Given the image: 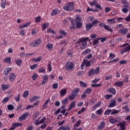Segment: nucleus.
Returning a JSON list of instances; mask_svg holds the SVG:
<instances>
[{
  "mask_svg": "<svg viewBox=\"0 0 130 130\" xmlns=\"http://www.w3.org/2000/svg\"><path fill=\"white\" fill-rule=\"evenodd\" d=\"M61 96H64L67 94V89H62L60 91Z\"/></svg>",
  "mask_w": 130,
  "mask_h": 130,
  "instance_id": "33",
  "label": "nucleus"
},
{
  "mask_svg": "<svg viewBox=\"0 0 130 130\" xmlns=\"http://www.w3.org/2000/svg\"><path fill=\"white\" fill-rule=\"evenodd\" d=\"M39 115V112H37L35 113V114L33 116L34 119H36L37 118V117Z\"/></svg>",
  "mask_w": 130,
  "mask_h": 130,
  "instance_id": "56",
  "label": "nucleus"
},
{
  "mask_svg": "<svg viewBox=\"0 0 130 130\" xmlns=\"http://www.w3.org/2000/svg\"><path fill=\"white\" fill-rule=\"evenodd\" d=\"M99 23V21L98 20H94L92 23H91V24L93 26H97V24Z\"/></svg>",
  "mask_w": 130,
  "mask_h": 130,
  "instance_id": "50",
  "label": "nucleus"
},
{
  "mask_svg": "<svg viewBox=\"0 0 130 130\" xmlns=\"http://www.w3.org/2000/svg\"><path fill=\"white\" fill-rule=\"evenodd\" d=\"M104 29L109 32H113V30L112 28H110L109 26L106 25L105 26Z\"/></svg>",
  "mask_w": 130,
  "mask_h": 130,
  "instance_id": "37",
  "label": "nucleus"
},
{
  "mask_svg": "<svg viewBox=\"0 0 130 130\" xmlns=\"http://www.w3.org/2000/svg\"><path fill=\"white\" fill-rule=\"evenodd\" d=\"M115 86H117L118 87H122L123 85V81H118L114 84Z\"/></svg>",
  "mask_w": 130,
  "mask_h": 130,
  "instance_id": "30",
  "label": "nucleus"
},
{
  "mask_svg": "<svg viewBox=\"0 0 130 130\" xmlns=\"http://www.w3.org/2000/svg\"><path fill=\"white\" fill-rule=\"evenodd\" d=\"M80 92V88H76L74 89L71 93V95L69 96L70 100H74L76 96L78 95V93Z\"/></svg>",
  "mask_w": 130,
  "mask_h": 130,
  "instance_id": "3",
  "label": "nucleus"
},
{
  "mask_svg": "<svg viewBox=\"0 0 130 130\" xmlns=\"http://www.w3.org/2000/svg\"><path fill=\"white\" fill-rule=\"evenodd\" d=\"M75 68V64L71 61H68L65 66V70L68 72L74 70Z\"/></svg>",
  "mask_w": 130,
  "mask_h": 130,
  "instance_id": "6",
  "label": "nucleus"
},
{
  "mask_svg": "<svg viewBox=\"0 0 130 130\" xmlns=\"http://www.w3.org/2000/svg\"><path fill=\"white\" fill-rule=\"evenodd\" d=\"M6 4H7V0H5L3 1L1 4V7L3 8V9H5L6 8Z\"/></svg>",
  "mask_w": 130,
  "mask_h": 130,
  "instance_id": "43",
  "label": "nucleus"
},
{
  "mask_svg": "<svg viewBox=\"0 0 130 130\" xmlns=\"http://www.w3.org/2000/svg\"><path fill=\"white\" fill-rule=\"evenodd\" d=\"M39 73H45V69L44 68H42L38 70Z\"/></svg>",
  "mask_w": 130,
  "mask_h": 130,
  "instance_id": "64",
  "label": "nucleus"
},
{
  "mask_svg": "<svg viewBox=\"0 0 130 130\" xmlns=\"http://www.w3.org/2000/svg\"><path fill=\"white\" fill-rule=\"evenodd\" d=\"M60 13V11H59L58 9H55L52 11L51 16H55V15H57V14H59Z\"/></svg>",
  "mask_w": 130,
  "mask_h": 130,
  "instance_id": "14",
  "label": "nucleus"
},
{
  "mask_svg": "<svg viewBox=\"0 0 130 130\" xmlns=\"http://www.w3.org/2000/svg\"><path fill=\"white\" fill-rule=\"evenodd\" d=\"M115 57V55L112 53H110V59H113Z\"/></svg>",
  "mask_w": 130,
  "mask_h": 130,
  "instance_id": "60",
  "label": "nucleus"
},
{
  "mask_svg": "<svg viewBox=\"0 0 130 130\" xmlns=\"http://www.w3.org/2000/svg\"><path fill=\"white\" fill-rule=\"evenodd\" d=\"M37 67H38V64H35L34 65L30 66V68L31 70H35Z\"/></svg>",
  "mask_w": 130,
  "mask_h": 130,
  "instance_id": "48",
  "label": "nucleus"
},
{
  "mask_svg": "<svg viewBox=\"0 0 130 130\" xmlns=\"http://www.w3.org/2000/svg\"><path fill=\"white\" fill-rule=\"evenodd\" d=\"M46 48H47L48 50H52L53 48V44L49 43L47 44L46 46Z\"/></svg>",
  "mask_w": 130,
  "mask_h": 130,
  "instance_id": "23",
  "label": "nucleus"
},
{
  "mask_svg": "<svg viewBox=\"0 0 130 130\" xmlns=\"http://www.w3.org/2000/svg\"><path fill=\"white\" fill-rule=\"evenodd\" d=\"M96 114H98V115H100V114H102L103 113V109L101 108L99 110H98L96 112Z\"/></svg>",
  "mask_w": 130,
  "mask_h": 130,
  "instance_id": "42",
  "label": "nucleus"
},
{
  "mask_svg": "<svg viewBox=\"0 0 130 130\" xmlns=\"http://www.w3.org/2000/svg\"><path fill=\"white\" fill-rule=\"evenodd\" d=\"M111 79H112V75L106 76L105 78V80L106 81H108L109 80H111Z\"/></svg>",
  "mask_w": 130,
  "mask_h": 130,
  "instance_id": "62",
  "label": "nucleus"
},
{
  "mask_svg": "<svg viewBox=\"0 0 130 130\" xmlns=\"http://www.w3.org/2000/svg\"><path fill=\"white\" fill-rule=\"evenodd\" d=\"M104 97L107 100H108L109 99H110V98H111V97H112V95L106 94L104 96Z\"/></svg>",
  "mask_w": 130,
  "mask_h": 130,
  "instance_id": "52",
  "label": "nucleus"
},
{
  "mask_svg": "<svg viewBox=\"0 0 130 130\" xmlns=\"http://www.w3.org/2000/svg\"><path fill=\"white\" fill-rule=\"evenodd\" d=\"M84 92L86 94H89V93H91L92 92V89L88 88L86 90H85Z\"/></svg>",
  "mask_w": 130,
  "mask_h": 130,
  "instance_id": "57",
  "label": "nucleus"
},
{
  "mask_svg": "<svg viewBox=\"0 0 130 130\" xmlns=\"http://www.w3.org/2000/svg\"><path fill=\"white\" fill-rule=\"evenodd\" d=\"M75 107H76V102L73 101L70 104L69 108L68 109L67 111H70L72 108H75Z\"/></svg>",
  "mask_w": 130,
  "mask_h": 130,
  "instance_id": "12",
  "label": "nucleus"
},
{
  "mask_svg": "<svg viewBox=\"0 0 130 130\" xmlns=\"http://www.w3.org/2000/svg\"><path fill=\"white\" fill-rule=\"evenodd\" d=\"M116 103V101L112 100L111 101V103L108 106V107L111 108L112 107H114L115 106Z\"/></svg>",
  "mask_w": 130,
  "mask_h": 130,
  "instance_id": "24",
  "label": "nucleus"
},
{
  "mask_svg": "<svg viewBox=\"0 0 130 130\" xmlns=\"http://www.w3.org/2000/svg\"><path fill=\"white\" fill-rule=\"evenodd\" d=\"M62 130H71L70 126L67 125L61 126Z\"/></svg>",
  "mask_w": 130,
  "mask_h": 130,
  "instance_id": "44",
  "label": "nucleus"
},
{
  "mask_svg": "<svg viewBox=\"0 0 130 130\" xmlns=\"http://www.w3.org/2000/svg\"><path fill=\"white\" fill-rule=\"evenodd\" d=\"M43 81L42 82V85H45L47 82H48V75H44L43 76Z\"/></svg>",
  "mask_w": 130,
  "mask_h": 130,
  "instance_id": "10",
  "label": "nucleus"
},
{
  "mask_svg": "<svg viewBox=\"0 0 130 130\" xmlns=\"http://www.w3.org/2000/svg\"><path fill=\"white\" fill-rule=\"evenodd\" d=\"M92 27H93V25H92V23H88L86 25V29L87 31H89V30H91L92 29Z\"/></svg>",
  "mask_w": 130,
  "mask_h": 130,
  "instance_id": "29",
  "label": "nucleus"
},
{
  "mask_svg": "<svg viewBox=\"0 0 130 130\" xmlns=\"http://www.w3.org/2000/svg\"><path fill=\"white\" fill-rule=\"evenodd\" d=\"M127 32H128V29L127 28H122L119 30V33L122 35H126Z\"/></svg>",
  "mask_w": 130,
  "mask_h": 130,
  "instance_id": "11",
  "label": "nucleus"
},
{
  "mask_svg": "<svg viewBox=\"0 0 130 130\" xmlns=\"http://www.w3.org/2000/svg\"><path fill=\"white\" fill-rule=\"evenodd\" d=\"M37 99H40V96H34L32 98H31L29 99L30 102H34L35 101H36Z\"/></svg>",
  "mask_w": 130,
  "mask_h": 130,
  "instance_id": "28",
  "label": "nucleus"
},
{
  "mask_svg": "<svg viewBox=\"0 0 130 130\" xmlns=\"http://www.w3.org/2000/svg\"><path fill=\"white\" fill-rule=\"evenodd\" d=\"M74 6H75L74 2L69 3H68L67 6L63 7V10H64V11H67L68 12H71V11L74 10Z\"/></svg>",
  "mask_w": 130,
  "mask_h": 130,
  "instance_id": "4",
  "label": "nucleus"
},
{
  "mask_svg": "<svg viewBox=\"0 0 130 130\" xmlns=\"http://www.w3.org/2000/svg\"><path fill=\"white\" fill-rule=\"evenodd\" d=\"M17 66L18 67H21L22 66V63L23 62V61L21 59H17L15 61Z\"/></svg>",
  "mask_w": 130,
  "mask_h": 130,
  "instance_id": "25",
  "label": "nucleus"
},
{
  "mask_svg": "<svg viewBox=\"0 0 130 130\" xmlns=\"http://www.w3.org/2000/svg\"><path fill=\"white\" fill-rule=\"evenodd\" d=\"M68 102H69V98H66L65 99L63 100L62 101V104H67V103H68Z\"/></svg>",
  "mask_w": 130,
  "mask_h": 130,
  "instance_id": "49",
  "label": "nucleus"
},
{
  "mask_svg": "<svg viewBox=\"0 0 130 130\" xmlns=\"http://www.w3.org/2000/svg\"><path fill=\"white\" fill-rule=\"evenodd\" d=\"M89 52H91V49H87L82 53V54H83V55H85V54L89 53Z\"/></svg>",
  "mask_w": 130,
  "mask_h": 130,
  "instance_id": "41",
  "label": "nucleus"
},
{
  "mask_svg": "<svg viewBox=\"0 0 130 130\" xmlns=\"http://www.w3.org/2000/svg\"><path fill=\"white\" fill-rule=\"evenodd\" d=\"M8 110H13L14 107L13 105H9L8 106Z\"/></svg>",
  "mask_w": 130,
  "mask_h": 130,
  "instance_id": "58",
  "label": "nucleus"
},
{
  "mask_svg": "<svg viewBox=\"0 0 130 130\" xmlns=\"http://www.w3.org/2000/svg\"><path fill=\"white\" fill-rule=\"evenodd\" d=\"M96 4H97V0H94L93 2H89V5L91 6H96Z\"/></svg>",
  "mask_w": 130,
  "mask_h": 130,
  "instance_id": "47",
  "label": "nucleus"
},
{
  "mask_svg": "<svg viewBox=\"0 0 130 130\" xmlns=\"http://www.w3.org/2000/svg\"><path fill=\"white\" fill-rule=\"evenodd\" d=\"M47 33H52V34H55L54 30L51 29V28H48L47 30Z\"/></svg>",
  "mask_w": 130,
  "mask_h": 130,
  "instance_id": "45",
  "label": "nucleus"
},
{
  "mask_svg": "<svg viewBox=\"0 0 130 130\" xmlns=\"http://www.w3.org/2000/svg\"><path fill=\"white\" fill-rule=\"evenodd\" d=\"M109 121L110 123H112V124L114 123H116V122H119V124H117V126H120L121 130H125V127L124 126L125 125V122L124 121H123L121 122V118L119 116H118L114 118H112L110 119Z\"/></svg>",
  "mask_w": 130,
  "mask_h": 130,
  "instance_id": "1",
  "label": "nucleus"
},
{
  "mask_svg": "<svg viewBox=\"0 0 130 130\" xmlns=\"http://www.w3.org/2000/svg\"><path fill=\"white\" fill-rule=\"evenodd\" d=\"M53 89H56L58 88V84L57 83H54L52 86Z\"/></svg>",
  "mask_w": 130,
  "mask_h": 130,
  "instance_id": "59",
  "label": "nucleus"
},
{
  "mask_svg": "<svg viewBox=\"0 0 130 130\" xmlns=\"http://www.w3.org/2000/svg\"><path fill=\"white\" fill-rule=\"evenodd\" d=\"M107 91L108 92H109V93L113 94V95H115V94H116V90H115V88H109L108 89Z\"/></svg>",
  "mask_w": 130,
  "mask_h": 130,
  "instance_id": "17",
  "label": "nucleus"
},
{
  "mask_svg": "<svg viewBox=\"0 0 130 130\" xmlns=\"http://www.w3.org/2000/svg\"><path fill=\"white\" fill-rule=\"evenodd\" d=\"M41 42H42L41 39H38L35 41L30 43L29 45L31 46V47H37V46H39V45H40Z\"/></svg>",
  "mask_w": 130,
  "mask_h": 130,
  "instance_id": "5",
  "label": "nucleus"
},
{
  "mask_svg": "<svg viewBox=\"0 0 130 130\" xmlns=\"http://www.w3.org/2000/svg\"><path fill=\"white\" fill-rule=\"evenodd\" d=\"M122 4H123V8L125 9H128V2L126 0H123L121 1Z\"/></svg>",
  "mask_w": 130,
  "mask_h": 130,
  "instance_id": "20",
  "label": "nucleus"
},
{
  "mask_svg": "<svg viewBox=\"0 0 130 130\" xmlns=\"http://www.w3.org/2000/svg\"><path fill=\"white\" fill-rule=\"evenodd\" d=\"M21 97V95L18 94L17 96L15 98V99L17 102H19L20 101V98Z\"/></svg>",
  "mask_w": 130,
  "mask_h": 130,
  "instance_id": "53",
  "label": "nucleus"
},
{
  "mask_svg": "<svg viewBox=\"0 0 130 130\" xmlns=\"http://www.w3.org/2000/svg\"><path fill=\"white\" fill-rule=\"evenodd\" d=\"M87 97V94L85 93V91L83 92V93L81 95V99H86Z\"/></svg>",
  "mask_w": 130,
  "mask_h": 130,
  "instance_id": "61",
  "label": "nucleus"
},
{
  "mask_svg": "<svg viewBox=\"0 0 130 130\" xmlns=\"http://www.w3.org/2000/svg\"><path fill=\"white\" fill-rule=\"evenodd\" d=\"M4 62L11 63V57H7L3 60Z\"/></svg>",
  "mask_w": 130,
  "mask_h": 130,
  "instance_id": "39",
  "label": "nucleus"
},
{
  "mask_svg": "<svg viewBox=\"0 0 130 130\" xmlns=\"http://www.w3.org/2000/svg\"><path fill=\"white\" fill-rule=\"evenodd\" d=\"M100 71V67H97L95 70H94V74H99V72Z\"/></svg>",
  "mask_w": 130,
  "mask_h": 130,
  "instance_id": "54",
  "label": "nucleus"
},
{
  "mask_svg": "<svg viewBox=\"0 0 130 130\" xmlns=\"http://www.w3.org/2000/svg\"><path fill=\"white\" fill-rule=\"evenodd\" d=\"M104 127H105V122L102 121L100 125L98 126V129L102 130Z\"/></svg>",
  "mask_w": 130,
  "mask_h": 130,
  "instance_id": "16",
  "label": "nucleus"
},
{
  "mask_svg": "<svg viewBox=\"0 0 130 130\" xmlns=\"http://www.w3.org/2000/svg\"><path fill=\"white\" fill-rule=\"evenodd\" d=\"M130 50V45L126 47L125 49L121 50V54H123L125 52L127 51H129Z\"/></svg>",
  "mask_w": 130,
  "mask_h": 130,
  "instance_id": "19",
  "label": "nucleus"
},
{
  "mask_svg": "<svg viewBox=\"0 0 130 130\" xmlns=\"http://www.w3.org/2000/svg\"><path fill=\"white\" fill-rule=\"evenodd\" d=\"M29 116V113H25L23 114H22L20 117H19V120L20 121H23V120H25L26 118H27V116Z\"/></svg>",
  "mask_w": 130,
  "mask_h": 130,
  "instance_id": "9",
  "label": "nucleus"
},
{
  "mask_svg": "<svg viewBox=\"0 0 130 130\" xmlns=\"http://www.w3.org/2000/svg\"><path fill=\"white\" fill-rule=\"evenodd\" d=\"M16 74H15V73H10L9 75V79L10 82H11V83H13V82H14L16 79Z\"/></svg>",
  "mask_w": 130,
  "mask_h": 130,
  "instance_id": "8",
  "label": "nucleus"
},
{
  "mask_svg": "<svg viewBox=\"0 0 130 130\" xmlns=\"http://www.w3.org/2000/svg\"><path fill=\"white\" fill-rule=\"evenodd\" d=\"M89 40V38H82L80 39L79 41L76 43V45L75 46L76 48L79 47L80 45V49H85V47L87 46V42Z\"/></svg>",
  "mask_w": 130,
  "mask_h": 130,
  "instance_id": "2",
  "label": "nucleus"
},
{
  "mask_svg": "<svg viewBox=\"0 0 130 130\" xmlns=\"http://www.w3.org/2000/svg\"><path fill=\"white\" fill-rule=\"evenodd\" d=\"M83 61H84V63H85L86 67L91 66V62L90 61H88L87 60L84 59Z\"/></svg>",
  "mask_w": 130,
  "mask_h": 130,
  "instance_id": "34",
  "label": "nucleus"
},
{
  "mask_svg": "<svg viewBox=\"0 0 130 130\" xmlns=\"http://www.w3.org/2000/svg\"><path fill=\"white\" fill-rule=\"evenodd\" d=\"M48 69L49 72H50L52 70V67H51V62H49L48 65Z\"/></svg>",
  "mask_w": 130,
  "mask_h": 130,
  "instance_id": "51",
  "label": "nucleus"
},
{
  "mask_svg": "<svg viewBox=\"0 0 130 130\" xmlns=\"http://www.w3.org/2000/svg\"><path fill=\"white\" fill-rule=\"evenodd\" d=\"M1 88L3 91H5V90H8V89L10 88V85L8 84H2L1 85Z\"/></svg>",
  "mask_w": 130,
  "mask_h": 130,
  "instance_id": "22",
  "label": "nucleus"
},
{
  "mask_svg": "<svg viewBox=\"0 0 130 130\" xmlns=\"http://www.w3.org/2000/svg\"><path fill=\"white\" fill-rule=\"evenodd\" d=\"M84 74H85L84 71H79L77 73V76H82V75H84Z\"/></svg>",
  "mask_w": 130,
  "mask_h": 130,
  "instance_id": "63",
  "label": "nucleus"
},
{
  "mask_svg": "<svg viewBox=\"0 0 130 130\" xmlns=\"http://www.w3.org/2000/svg\"><path fill=\"white\" fill-rule=\"evenodd\" d=\"M10 72H12V68H9L5 69L4 71L3 74L5 76H8V75H9V73H10Z\"/></svg>",
  "mask_w": 130,
  "mask_h": 130,
  "instance_id": "15",
  "label": "nucleus"
},
{
  "mask_svg": "<svg viewBox=\"0 0 130 130\" xmlns=\"http://www.w3.org/2000/svg\"><path fill=\"white\" fill-rule=\"evenodd\" d=\"M30 22H27L23 25H20L19 26V29H23V28H26L28 26H30Z\"/></svg>",
  "mask_w": 130,
  "mask_h": 130,
  "instance_id": "18",
  "label": "nucleus"
},
{
  "mask_svg": "<svg viewBox=\"0 0 130 130\" xmlns=\"http://www.w3.org/2000/svg\"><path fill=\"white\" fill-rule=\"evenodd\" d=\"M49 25V23H44L42 25V30L44 31V30H46V28H48V25Z\"/></svg>",
  "mask_w": 130,
  "mask_h": 130,
  "instance_id": "31",
  "label": "nucleus"
},
{
  "mask_svg": "<svg viewBox=\"0 0 130 130\" xmlns=\"http://www.w3.org/2000/svg\"><path fill=\"white\" fill-rule=\"evenodd\" d=\"M93 75H95L94 69H91L88 72V77H92Z\"/></svg>",
  "mask_w": 130,
  "mask_h": 130,
  "instance_id": "26",
  "label": "nucleus"
},
{
  "mask_svg": "<svg viewBox=\"0 0 130 130\" xmlns=\"http://www.w3.org/2000/svg\"><path fill=\"white\" fill-rule=\"evenodd\" d=\"M80 86L81 88H86L87 87V84L83 81H80Z\"/></svg>",
  "mask_w": 130,
  "mask_h": 130,
  "instance_id": "35",
  "label": "nucleus"
},
{
  "mask_svg": "<svg viewBox=\"0 0 130 130\" xmlns=\"http://www.w3.org/2000/svg\"><path fill=\"white\" fill-rule=\"evenodd\" d=\"M75 21L76 22V28H82V26H83V23L81 22V21H82V18L79 16H77L75 19Z\"/></svg>",
  "mask_w": 130,
  "mask_h": 130,
  "instance_id": "7",
  "label": "nucleus"
},
{
  "mask_svg": "<svg viewBox=\"0 0 130 130\" xmlns=\"http://www.w3.org/2000/svg\"><path fill=\"white\" fill-rule=\"evenodd\" d=\"M116 20V18H113L111 19H108L107 22L109 23V24H115L116 23V21H115Z\"/></svg>",
  "mask_w": 130,
  "mask_h": 130,
  "instance_id": "27",
  "label": "nucleus"
},
{
  "mask_svg": "<svg viewBox=\"0 0 130 130\" xmlns=\"http://www.w3.org/2000/svg\"><path fill=\"white\" fill-rule=\"evenodd\" d=\"M122 109H125V112L126 113L129 112V109H128V107H127V106H125L124 107H123Z\"/></svg>",
  "mask_w": 130,
  "mask_h": 130,
  "instance_id": "55",
  "label": "nucleus"
},
{
  "mask_svg": "<svg viewBox=\"0 0 130 130\" xmlns=\"http://www.w3.org/2000/svg\"><path fill=\"white\" fill-rule=\"evenodd\" d=\"M23 125V124L19 123H13L12 124V126H14V127L16 128V127H18L19 126H22Z\"/></svg>",
  "mask_w": 130,
  "mask_h": 130,
  "instance_id": "38",
  "label": "nucleus"
},
{
  "mask_svg": "<svg viewBox=\"0 0 130 130\" xmlns=\"http://www.w3.org/2000/svg\"><path fill=\"white\" fill-rule=\"evenodd\" d=\"M120 111L117 110L116 109H113L112 110V112L111 113V115H114L115 114H117V113H119Z\"/></svg>",
  "mask_w": 130,
  "mask_h": 130,
  "instance_id": "32",
  "label": "nucleus"
},
{
  "mask_svg": "<svg viewBox=\"0 0 130 130\" xmlns=\"http://www.w3.org/2000/svg\"><path fill=\"white\" fill-rule=\"evenodd\" d=\"M101 105V102H99L98 103L94 105L91 109L92 111H94V110H96V109L98 108V107H99V106H100Z\"/></svg>",
  "mask_w": 130,
  "mask_h": 130,
  "instance_id": "13",
  "label": "nucleus"
},
{
  "mask_svg": "<svg viewBox=\"0 0 130 130\" xmlns=\"http://www.w3.org/2000/svg\"><path fill=\"white\" fill-rule=\"evenodd\" d=\"M31 79L33 80V81H36L37 79H38V75H37L36 73L34 74L31 76Z\"/></svg>",
  "mask_w": 130,
  "mask_h": 130,
  "instance_id": "40",
  "label": "nucleus"
},
{
  "mask_svg": "<svg viewBox=\"0 0 130 130\" xmlns=\"http://www.w3.org/2000/svg\"><path fill=\"white\" fill-rule=\"evenodd\" d=\"M112 111V110L108 109L105 111L104 114V115H109V114H110V113H111Z\"/></svg>",
  "mask_w": 130,
  "mask_h": 130,
  "instance_id": "36",
  "label": "nucleus"
},
{
  "mask_svg": "<svg viewBox=\"0 0 130 130\" xmlns=\"http://www.w3.org/2000/svg\"><path fill=\"white\" fill-rule=\"evenodd\" d=\"M69 20H70V22H71V23L72 24V26H70V29L73 30V29H75V20L74 19L68 18Z\"/></svg>",
  "mask_w": 130,
  "mask_h": 130,
  "instance_id": "21",
  "label": "nucleus"
},
{
  "mask_svg": "<svg viewBox=\"0 0 130 130\" xmlns=\"http://www.w3.org/2000/svg\"><path fill=\"white\" fill-rule=\"evenodd\" d=\"M29 95V91L26 90L24 92L23 96L24 98H26V97H28V95Z\"/></svg>",
  "mask_w": 130,
  "mask_h": 130,
  "instance_id": "46",
  "label": "nucleus"
}]
</instances>
